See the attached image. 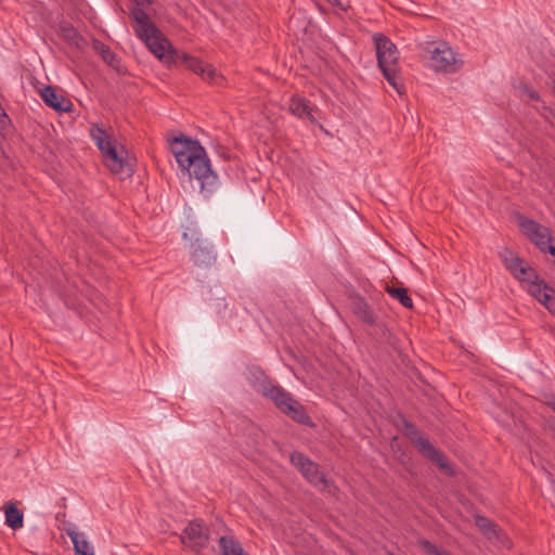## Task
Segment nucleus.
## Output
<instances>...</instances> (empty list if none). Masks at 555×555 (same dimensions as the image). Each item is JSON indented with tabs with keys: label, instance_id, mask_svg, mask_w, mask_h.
<instances>
[{
	"label": "nucleus",
	"instance_id": "nucleus-1",
	"mask_svg": "<svg viewBox=\"0 0 555 555\" xmlns=\"http://www.w3.org/2000/svg\"><path fill=\"white\" fill-rule=\"evenodd\" d=\"M169 142L179 167L186 171L190 178L199 182L202 192L211 193L217 186L218 177L210 168L205 149L198 141L183 134L172 138Z\"/></svg>",
	"mask_w": 555,
	"mask_h": 555
},
{
	"label": "nucleus",
	"instance_id": "nucleus-2",
	"mask_svg": "<svg viewBox=\"0 0 555 555\" xmlns=\"http://www.w3.org/2000/svg\"><path fill=\"white\" fill-rule=\"evenodd\" d=\"M258 375L253 384L257 392L271 400L280 412L294 422L309 427L314 426L305 406L289 392L280 385L273 384L262 372H259Z\"/></svg>",
	"mask_w": 555,
	"mask_h": 555
},
{
	"label": "nucleus",
	"instance_id": "nucleus-3",
	"mask_svg": "<svg viewBox=\"0 0 555 555\" xmlns=\"http://www.w3.org/2000/svg\"><path fill=\"white\" fill-rule=\"evenodd\" d=\"M151 3L152 0H134V7L131 10L133 29L155 56H163L165 49L169 47V40L163 36L144 11Z\"/></svg>",
	"mask_w": 555,
	"mask_h": 555
},
{
	"label": "nucleus",
	"instance_id": "nucleus-4",
	"mask_svg": "<svg viewBox=\"0 0 555 555\" xmlns=\"http://www.w3.org/2000/svg\"><path fill=\"white\" fill-rule=\"evenodd\" d=\"M373 40L376 49L377 64L388 83L402 94L404 89L399 79V52L396 44L383 34H375Z\"/></svg>",
	"mask_w": 555,
	"mask_h": 555
},
{
	"label": "nucleus",
	"instance_id": "nucleus-5",
	"mask_svg": "<svg viewBox=\"0 0 555 555\" xmlns=\"http://www.w3.org/2000/svg\"><path fill=\"white\" fill-rule=\"evenodd\" d=\"M90 134L104 155L107 168L114 175H118L120 179L130 178L133 175L131 163L118 153L106 131L102 127L93 125Z\"/></svg>",
	"mask_w": 555,
	"mask_h": 555
},
{
	"label": "nucleus",
	"instance_id": "nucleus-6",
	"mask_svg": "<svg viewBox=\"0 0 555 555\" xmlns=\"http://www.w3.org/2000/svg\"><path fill=\"white\" fill-rule=\"evenodd\" d=\"M157 57L159 60L167 59L169 62L175 64H183L188 69L201 76L205 81L209 83H218V80L221 78L212 65L204 63L195 56L173 49L170 42L169 47L165 49L163 56Z\"/></svg>",
	"mask_w": 555,
	"mask_h": 555
},
{
	"label": "nucleus",
	"instance_id": "nucleus-7",
	"mask_svg": "<svg viewBox=\"0 0 555 555\" xmlns=\"http://www.w3.org/2000/svg\"><path fill=\"white\" fill-rule=\"evenodd\" d=\"M426 53L430 66L437 72L455 73L462 66V61L446 42L429 44Z\"/></svg>",
	"mask_w": 555,
	"mask_h": 555
},
{
	"label": "nucleus",
	"instance_id": "nucleus-8",
	"mask_svg": "<svg viewBox=\"0 0 555 555\" xmlns=\"http://www.w3.org/2000/svg\"><path fill=\"white\" fill-rule=\"evenodd\" d=\"M291 463L301 473L308 482L313 485L321 491L328 488V481L323 473L320 472L319 465L312 462L301 452H293L289 456Z\"/></svg>",
	"mask_w": 555,
	"mask_h": 555
},
{
	"label": "nucleus",
	"instance_id": "nucleus-9",
	"mask_svg": "<svg viewBox=\"0 0 555 555\" xmlns=\"http://www.w3.org/2000/svg\"><path fill=\"white\" fill-rule=\"evenodd\" d=\"M209 541V531L203 520L194 519L188 524L181 534V542L194 552H201Z\"/></svg>",
	"mask_w": 555,
	"mask_h": 555
},
{
	"label": "nucleus",
	"instance_id": "nucleus-10",
	"mask_svg": "<svg viewBox=\"0 0 555 555\" xmlns=\"http://www.w3.org/2000/svg\"><path fill=\"white\" fill-rule=\"evenodd\" d=\"M411 440L424 457L436 464L448 476L454 475V470L446 455L436 449L427 438L415 433V437H412Z\"/></svg>",
	"mask_w": 555,
	"mask_h": 555
},
{
	"label": "nucleus",
	"instance_id": "nucleus-11",
	"mask_svg": "<svg viewBox=\"0 0 555 555\" xmlns=\"http://www.w3.org/2000/svg\"><path fill=\"white\" fill-rule=\"evenodd\" d=\"M521 228L525 234L534 243L541 251H548L551 255H555V246L551 244L550 230L539 224L533 220H524Z\"/></svg>",
	"mask_w": 555,
	"mask_h": 555
},
{
	"label": "nucleus",
	"instance_id": "nucleus-12",
	"mask_svg": "<svg viewBox=\"0 0 555 555\" xmlns=\"http://www.w3.org/2000/svg\"><path fill=\"white\" fill-rule=\"evenodd\" d=\"M191 260L193 263L203 269L210 268L216 262V254L212 246L206 241L197 238L192 244Z\"/></svg>",
	"mask_w": 555,
	"mask_h": 555
},
{
	"label": "nucleus",
	"instance_id": "nucleus-13",
	"mask_svg": "<svg viewBox=\"0 0 555 555\" xmlns=\"http://www.w3.org/2000/svg\"><path fill=\"white\" fill-rule=\"evenodd\" d=\"M525 289L555 315V292L542 279L528 284Z\"/></svg>",
	"mask_w": 555,
	"mask_h": 555
},
{
	"label": "nucleus",
	"instance_id": "nucleus-14",
	"mask_svg": "<svg viewBox=\"0 0 555 555\" xmlns=\"http://www.w3.org/2000/svg\"><path fill=\"white\" fill-rule=\"evenodd\" d=\"M40 96L42 101L56 112H72L73 103L69 99L64 96L62 92H57V90L52 86H47L40 90Z\"/></svg>",
	"mask_w": 555,
	"mask_h": 555
},
{
	"label": "nucleus",
	"instance_id": "nucleus-15",
	"mask_svg": "<svg viewBox=\"0 0 555 555\" xmlns=\"http://www.w3.org/2000/svg\"><path fill=\"white\" fill-rule=\"evenodd\" d=\"M288 111L300 119H306L311 122L317 121V117L314 116L317 108L305 98L298 95L292 96L288 103Z\"/></svg>",
	"mask_w": 555,
	"mask_h": 555
},
{
	"label": "nucleus",
	"instance_id": "nucleus-16",
	"mask_svg": "<svg viewBox=\"0 0 555 555\" xmlns=\"http://www.w3.org/2000/svg\"><path fill=\"white\" fill-rule=\"evenodd\" d=\"M65 532L72 540L76 555H94L92 544L87 540L83 532H79L76 526L65 528Z\"/></svg>",
	"mask_w": 555,
	"mask_h": 555
},
{
	"label": "nucleus",
	"instance_id": "nucleus-17",
	"mask_svg": "<svg viewBox=\"0 0 555 555\" xmlns=\"http://www.w3.org/2000/svg\"><path fill=\"white\" fill-rule=\"evenodd\" d=\"M60 37L70 47L77 50H83L88 42L80 33L69 23H62L59 30Z\"/></svg>",
	"mask_w": 555,
	"mask_h": 555
},
{
	"label": "nucleus",
	"instance_id": "nucleus-18",
	"mask_svg": "<svg viewBox=\"0 0 555 555\" xmlns=\"http://www.w3.org/2000/svg\"><path fill=\"white\" fill-rule=\"evenodd\" d=\"M350 308L352 312L365 324L375 325L376 317L369 304L361 297L356 296L350 299Z\"/></svg>",
	"mask_w": 555,
	"mask_h": 555
},
{
	"label": "nucleus",
	"instance_id": "nucleus-19",
	"mask_svg": "<svg viewBox=\"0 0 555 555\" xmlns=\"http://www.w3.org/2000/svg\"><path fill=\"white\" fill-rule=\"evenodd\" d=\"M5 524L12 529H20L24 524L23 513L17 508L14 502L4 505Z\"/></svg>",
	"mask_w": 555,
	"mask_h": 555
},
{
	"label": "nucleus",
	"instance_id": "nucleus-20",
	"mask_svg": "<svg viewBox=\"0 0 555 555\" xmlns=\"http://www.w3.org/2000/svg\"><path fill=\"white\" fill-rule=\"evenodd\" d=\"M475 524L488 537V539H496L498 541H502V530L489 518L483 516H476Z\"/></svg>",
	"mask_w": 555,
	"mask_h": 555
},
{
	"label": "nucleus",
	"instance_id": "nucleus-21",
	"mask_svg": "<svg viewBox=\"0 0 555 555\" xmlns=\"http://www.w3.org/2000/svg\"><path fill=\"white\" fill-rule=\"evenodd\" d=\"M221 555H247L241 543L232 535H223L219 539Z\"/></svg>",
	"mask_w": 555,
	"mask_h": 555
},
{
	"label": "nucleus",
	"instance_id": "nucleus-22",
	"mask_svg": "<svg viewBox=\"0 0 555 555\" xmlns=\"http://www.w3.org/2000/svg\"><path fill=\"white\" fill-rule=\"evenodd\" d=\"M505 268L515 276V274H524L525 262L522 259L514 255L512 251H505L503 256Z\"/></svg>",
	"mask_w": 555,
	"mask_h": 555
},
{
	"label": "nucleus",
	"instance_id": "nucleus-23",
	"mask_svg": "<svg viewBox=\"0 0 555 555\" xmlns=\"http://www.w3.org/2000/svg\"><path fill=\"white\" fill-rule=\"evenodd\" d=\"M386 292L395 299H397L404 308H412L413 302L408 291L403 287H396L392 285H386Z\"/></svg>",
	"mask_w": 555,
	"mask_h": 555
},
{
	"label": "nucleus",
	"instance_id": "nucleus-24",
	"mask_svg": "<svg viewBox=\"0 0 555 555\" xmlns=\"http://www.w3.org/2000/svg\"><path fill=\"white\" fill-rule=\"evenodd\" d=\"M93 49L101 54L103 61L107 63L109 66H117L118 59L114 52L111 51V49L105 46L103 42L99 40L93 41Z\"/></svg>",
	"mask_w": 555,
	"mask_h": 555
},
{
	"label": "nucleus",
	"instance_id": "nucleus-25",
	"mask_svg": "<svg viewBox=\"0 0 555 555\" xmlns=\"http://www.w3.org/2000/svg\"><path fill=\"white\" fill-rule=\"evenodd\" d=\"M417 544L426 553V555H453L446 548L439 547L426 539L418 540Z\"/></svg>",
	"mask_w": 555,
	"mask_h": 555
},
{
	"label": "nucleus",
	"instance_id": "nucleus-26",
	"mask_svg": "<svg viewBox=\"0 0 555 555\" xmlns=\"http://www.w3.org/2000/svg\"><path fill=\"white\" fill-rule=\"evenodd\" d=\"M417 544L426 553V555H453L446 548L439 547L426 539L418 540Z\"/></svg>",
	"mask_w": 555,
	"mask_h": 555
},
{
	"label": "nucleus",
	"instance_id": "nucleus-27",
	"mask_svg": "<svg viewBox=\"0 0 555 555\" xmlns=\"http://www.w3.org/2000/svg\"><path fill=\"white\" fill-rule=\"evenodd\" d=\"M524 271V274H515L514 276L522 284L524 288H526L528 284L534 283L540 279L534 269L529 266L525 264Z\"/></svg>",
	"mask_w": 555,
	"mask_h": 555
},
{
	"label": "nucleus",
	"instance_id": "nucleus-28",
	"mask_svg": "<svg viewBox=\"0 0 555 555\" xmlns=\"http://www.w3.org/2000/svg\"><path fill=\"white\" fill-rule=\"evenodd\" d=\"M520 91H521V95L527 98L529 101H534V102L540 101L539 93L531 87L525 85Z\"/></svg>",
	"mask_w": 555,
	"mask_h": 555
},
{
	"label": "nucleus",
	"instance_id": "nucleus-29",
	"mask_svg": "<svg viewBox=\"0 0 555 555\" xmlns=\"http://www.w3.org/2000/svg\"><path fill=\"white\" fill-rule=\"evenodd\" d=\"M10 120H9V116L7 115L5 112H1L0 114V129H5L7 126L9 125Z\"/></svg>",
	"mask_w": 555,
	"mask_h": 555
},
{
	"label": "nucleus",
	"instance_id": "nucleus-30",
	"mask_svg": "<svg viewBox=\"0 0 555 555\" xmlns=\"http://www.w3.org/2000/svg\"><path fill=\"white\" fill-rule=\"evenodd\" d=\"M550 408L555 412V398L552 401H548L547 403Z\"/></svg>",
	"mask_w": 555,
	"mask_h": 555
},
{
	"label": "nucleus",
	"instance_id": "nucleus-31",
	"mask_svg": "<svg viewBox=\"0 0 555 555\" xmlns=\"http://www.w3.org/2000/svg\"><path fill=\"white\" fill-rule=\"evenodd\" d=\"M553 93L555 95V81H554V86H553Z\"/></svg>",
	"mask_w": 555,
	"mask_h": 555
}]
</instances>
